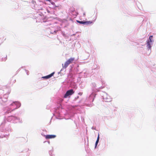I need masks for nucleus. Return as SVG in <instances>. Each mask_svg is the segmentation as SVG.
Returning a JSON list of instances; mask_svg holds the SVG:
<instances>
[{
  "mask_svg": "<svg viewBox=\"0 0 156 156\" xmlns=\"http://www.w3.org/2000/svg\"><path fill=\"white\" fill-rule=\"evenodd\" d=\"M6 38H4V41H2V42H3L4 41H5V40H6Z\"/></svg>",
  "mask_w": 156,
  "mask_h": 156,
  "instance_id": "11",
  "label": "nucleus"
},
{
  "mask_svg": "<svg viewBox=\"0 0 156 156\" xmlns=\"http://www.w3.org/2000/svg\"><path fill=\"white\" fill-rule=\"evenodd\" d=\"M153 37V36L151 35V36H150L149 37V40L150 41V42H152V41H151V39Z\"/></svg>",
  "mask_w": 156,
  "mask_h": 156,
  "instance_id": "7",
  "label": "nucleus"
},
{
  "mask_svg": "<svg viewBox=\"0 0 156 156\" xmlns=\"http://www.w3.org/2000/svg\"><path fill=\"white\" fill-rule=\"evenodd\" d=\"M55 73L54 72H53L52 73H51V74H50L49 75V76H50V77H51Z\"/></svg>",
  "mask_w": 156,
  "mask_h": 156,
  "instance_id": "9",
  "label": "nucleus"
},
{
  "mask_svg": "<svg viewBox=\"0 0 156 156\" xmlns=\"http://www.w3.org/2000/svg\"><path fill=\"white\" fill-rule=\"evenodd\" d=\"M46 0V1H49V2H50V1H51V0Z\"/></svg>",
  "mask_w": 156,
  "mask_h": 156,
  "instance_id": "12",
  "label": "nucleus"
},
{
  "mask_svg": "<svg viewBox=\"0 0 156 156\" xmlns=\"http://www.w3.org/2000/svg\"><path fill=\"white\" fill-rule=\"evenodd\" d=\"M43 77L44 78H46V79H48V78H50V76H49V75H48L47 76H44V77Z\"/></svg>",
  "mask_w": 156,
  "mask_h": 156,
  "instance_id": "6",
  "label": "nucleus"
},
{
  "mask_svg": "<svg viewBox=\"0 0 156 156\" xmlns=\"http://www.w3.org/2000/svg\"><path fill=\"white\" fill-rule=\"evenodd\" d=\"M76 21L77 23L80 24H89L92 23V22L90 21H84L77 20Z\"/></svg>",
  "mask_w": 156,
  "mask_h": 156,
  "instance_id": "3",
  "label": "nucleus"
},
{
  "mask_svg": "<svg viewBox=\"0 0 156 156\" xmlns=\"http://www.w3.org/2000/svg\"><path fill=\"white\" fill-rule=\"evenodd\" d=\"M151 42H150V41H147V46L148 47V48H151Z\"/></svg>",
  "mask_w": 156,
  "mask_h": 156,
  "instance_id": "5",
  "label": "nucleus"
},
{
  "mask_svg": "<svg viewBox=\"0 0 156 156\" xmlns=\"http://www.w3.org/2000/svg\"><path fill=\"white\" fill-rule=\"evenodd\" d=\"M75 58H71L68 59L64 63L63 68H66L69 64L73 62Z\"/></svg>",
  "mask_w": 156,
  "mask_h": 156,
  "instance_id": "1",
  "label": "nucleus"
},
{
  "mask_svg": "<svg viewBox=\"0 0 156 156\" xmlns=\"http://www.w3.org/2000/svg\"><path fill=\"white\" fill-rule=\"evenodd\" d=\"M99 140H97L95 143V147L96 148L97 145L98 144V143Z\"/></svg>",
  "mask_w": 156,
  "mask_h": 156,
  "instance_id": "8",
  "label": "nucleus"
},
{
  "mask_svg": "<svg viewBox=\"0 0 156 156\" xmlns=\"http://www.w3.org/2000/svg\"><path fill=\"white\" fill-rule=\"evenodd\" d=\"M74 93V91L73 89H70L68 90L64 95V98H66L69 96H71Z\"/></svg>",
  "mask_w": 156,
  "mask_h": 156,
  "instance_id": "2",
  "label": "nucleus"
},
{
  "mask_svg": "<svg viewBox=\"0 0 156 156\" xmlns=\"http://www.w3.org/2000/svg\"><path fill=\"white\" fill-rule=\"evenodd\" d=\"M45 137L46 139H50L55 138L56 136L54 135H45Z\"/></svg>",
  "mask_w": 156,
  "mask_h": 156,
  "instance_id": "4",
  "label": "nucleus"
},
{
  "mask_svg": "<svg viewBox=\"0 0 156 156\" xmlns=\"http://www.w3.org/2000/svg\"><path fill=\"white\" fill-rule=\"evenodd\" d=\"M99 134L98 133L97 140L99 141Z\"/></svg>",
  "mask_w": 156,
  "mask_h": 156,
  "instance_id": "10",
  "label": "nucleus"
}]
</instances>
